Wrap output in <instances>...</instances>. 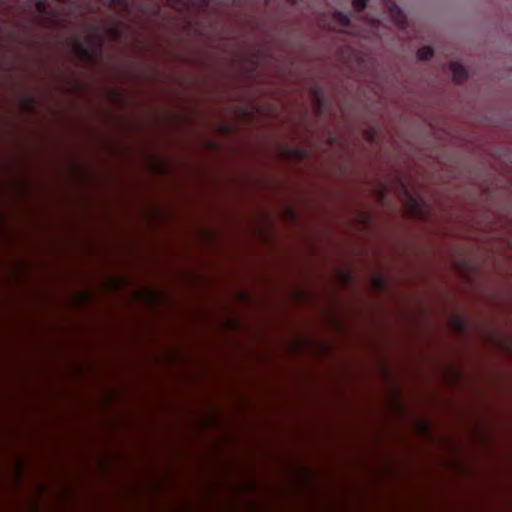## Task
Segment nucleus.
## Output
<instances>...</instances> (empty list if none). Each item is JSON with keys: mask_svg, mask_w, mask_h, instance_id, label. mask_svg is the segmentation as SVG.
I'll use <instances>...</instances> for the list:
<instances>
[{"mask_svg": "<svg viewBox=\"0 0 512 512\" xmlns=\"http://www.w3.org/2000/svg\"><path fill=\"white\" fill-rule=\"evenodd\" d=\"M458 325L462 328V326H464V324L459 320L458 321Z\"/></svg>", "mask_w": 512, "mask_h": 512, "instance_id": "13", "label": "nucleus"}, {"mask_svg": "<svg viewBox=\"0 0 512 512\" xmlns=\"http://www.w3.org/2000/svg\"><path fill=\"white\" fill-rule=\"evenodd\" d=\"M110 5L120 7L122 9H129L130 0H109Z\"/></svg>", "mask_w": 512, "mask_h": 512, "instance_id": "7", "label": "nucleus"}, {"mask_svg": "<svg viewBox=\"0 0 512 512\" xmlns=\"http://www.w3.org/2000/svg\"><path fill=\"white\" fill-rule=\"evenodd\" d=\"M367 3H368V0H353L352 1L353 8L358 12L363 11L366 8Z\"/></svg>", "mask_w": 512, "mask_h": 512, "instance_id": "8", "label": "nucleus"}, {"mask_svg": "<svg viewBox=\"0 0 512 512\" xmlns=\"http://www.w3.org/2000/svg\"><path fill=\"white\" fill-rule=\"evenodd\" d=\"M315 98L318 103V106L321 107L322 106V96L319 91L315 92Z\"/></svg>", "mask_w": 512, "mask_h": 512, "instance_id": "9", "label": "nucleus"}, {"mask_svg": "<svg viewBox=\"0 0 512 512\" xmlns=\"http://www.w3.org/2000/svg\"><path fill=\"white\" fill-rule=\"evenodd\" d=\"M377 282H378L379 285L383 284L381 279H378Z\"/></svg>", "mask_w": 512, "mask_h": 512, "instance_id": "14", "label": "nucleus"}, {"mask_svg": "<svg viewBox=\"0 0 512 512\" xmlns=\"http://www.w3.org/2000/svg\"><path fill=\"white\" fill-rule=\"evenodd\" d=\"M391 16L394 22L400 27L405 28L406 26V15L404 12L397 6H393L390 8Z\"/></svg>", "mask_w": 512, "mask_h": 512, "instance_id": "4", "label": "nucleus"}, {"mask_svg": "<svg viewBox=\"0 0 512 512\" xmlns=\"http://www.w3.org/2000/svg\"><path fill=\"white\" fill-rule=\"evenodd\" d=\"M212 0H202L203 6L207 7L211 3Z\"/></svg>", "mask_w": 512, "mask_h": 512, "instance_id": "11", "label": "nucleus"}, {"mask_svg": "<svg viewBox=\"0 0 512 512\" xmlns=\"http://www.w3.org/2000/svg\"><path fill=\"white\" fill-rule=\"evenodd\" d=\"M73 50L82 61H91L94 58V50L81 41H74Z\"/></svg>", "mask_w": 512, "mask_h": 512, "instance_id": "1", "label": "nucleus"}, {"mask_svg": "<svg viewBox=\"0 0 512 512\" xmlns=\"http://www.w3.org/2000/svg\"><path fill=\"white\" fill-rule=\"evenodd\" d=\"M35 4L36 11L41 14L45 15L47 14V5L46 0H32Z\"/></svg>", "mask_w": 512, "mask_h": 512, "instance_id": "6", "label": "nucleus"}, {"mask_svg": "<svg viewBox=\"0 0 512 512\" xmlns=\"http://www.w3.org/2000/svg\"><path fill=\"white\" fill-rule=\"evenodd\" d=\"M434 51L430 46H423L417 51V58L422 61H427L433 57Z\"/></svg>", "mask_w": 512, "mask_h": 512, "instance_id": "5", "label": "nucleus"}, {"mask_svg": "<svg viewBox=\"0 0 512 512\" xmlns=\"http://www.w3.org/2000/svg\"><path fill=\"white\" fill-rule=\"evenodd\" d=\"M297 153H299L300 155H305V151H298Z\"/></svg>", "mask_w": 512, "mask_h": 512, "instance_id": "12", "label": "nucleus"}, {"mask_svg": "<svg viewBox=\"0 0 512 512\" xmlns=\"http://www.w3.org/2000/svg\"><path fill=\"white\" fill-rule=\"evenodd\" d=\"M333 21L340 27L344 32H349L351 29V22L348 14L342 11H335L332 15Z\"/></svg>", "mask_w": 512, "mask_h": 512, "instance_id": "2", "label": "nucleus"}, {"mask_svg": "<svg viewBox=\"0 0 512 512\" xmlns=\"http://www.w3.org/2000/svg\"><path fill=\"white\" fill-rule=\"evenodd\" d=\"M453 79L456 82H462L467 79L468 73L463 65L458 62H452L450 64Z\"/></svg>", "mask_w": 512, "mask_h": 512, "instance_id": "3", "label": "nucleus"}, {"mask_svg": "<svg viewBox=\"0 0 512 512\" xmlns=\"http://www.w3.org/2000/svg\"><path fill=\"white\" fill-rule=\"evenodd\" d=\"M110 33H111V35H112L113 37H118V36H119V34H120V32H119V29H118V28H112V29L110 30Z\"/></svg>", "mask_w": 512, "mask_h": 512, "instance_id": "10", "label": "nucleus"}]
</instances>
